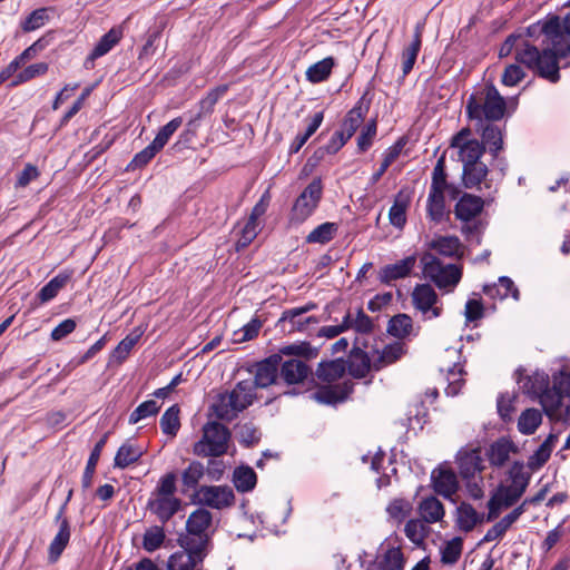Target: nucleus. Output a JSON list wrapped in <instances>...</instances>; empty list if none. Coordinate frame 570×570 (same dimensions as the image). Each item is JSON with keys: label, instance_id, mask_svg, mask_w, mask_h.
I'll return each mask as SVG.
<instances>
[{"label": "nucleus", "instance_id": "obj_53", "mask_svg": "<svg viewBox=\"0 0 570 570\" xmlns=\"http://www.w3.org/2000/svg\"><path fill=\"white\" fill-rule=\"evenodd\" d=\"M337 232L335 223H323L314 228L306 237L307 243L325 244L333 239Z\"/></svg>", "mask_w": 570, "mask_h": 570}, {"label": "nucleus", "instance_id": "obj_6", "mask_svg": "<svg viewBox=\"0 0 570 570\" xmlns=\"http://www.w3.org/2000/svg\"><path fill=\"white\" fill-rule=\"evenodd\" d=\"M230 439L229 430L218 422H208L203 426V435L193 446V453L197 456H220L228 450Z\"/></svg>", "mask_w": 570, "mask_h": 570}, {"label": "nucleus", "instance_id": "obj_51", "mask_svg": "<svg viewBox=\"0 0 570 570\" xmlns=\"http://www.w3.org/2000/svg\"><path fill=\"white\" fill-rule=\"evenodd\" d=\"M50 8H39L33 10L22 22L21 29L30 32L43 27L49 21Z\"/></svg>", "mask_w": 570, "mask_h": 570}, {"label": "nucleus", "instance_id": "obj_37", "mask_svg": "<svg viewBox=\"0 0 570 570\" xmlns=\"http://www.w3.org/2000/svg\"><path fill=\"white\" fill-rule=\"evenodd\" d=\"M373 368L372 358L366 353L357 351L351 355L346 370L355 379H363Z\"/></svg>", "mask_w": 570, "mask_h": 570}, {"label": "nucleus", "instance_id": "obj_35", "mask_svg": "<svg viewBox=\"0 0 570 570\" xmlns=\"http://www.w3.org/2000/svg\"><path fill=\"white\" fill-rule=\"evenodd\" d=\"M463 551V539L454 537L445 541L440 547L441 563L443 566H454L461 558Z\"/></svg>", "mask_w": 570, "mask_h": 570}, {"label": "nucleus", "instance_id": "obj_17", "mask_svg": "<svg viewBox=\"0 0 570 570\" xmlns=\"http://www.w3.org/2000/svg\"><path fill=\"white\" fill-rule=\"evenodd\" d=\"M281 362L282 356L279 354H273L256 364L255 379L252 381V383L255 384V389H265L276 382Z\"/></svg>", "mask_w": 570, "mask_h": 570}, {"label": "nucleus", "instance_id": "obj_32", "mask_svg": "<svg viewBox=\"0 0 570 570\" xmlns=\"http://www.w3.org/2000/svg\"><path fill=\"white\" fill-rule=\"evenodd\" d=\"M122 38L121 28H111L95 46L87 60L94 61L107 55Z\"/></svg>", "mask_w": 570, "mask_h": 570}, {"label": "nucleus", "instance_id": "obj_28", "mask_svg": "<svg viewBox=\"0 0 570 570\" xmlns=\"http://www.w3.org/2000/svg\"><path fill=\"white\" fill-rule=\"evenodd\" d=\"M411 196L405 189H401L395 198L394 203L389 210L390 223L397 228H403L406 223V209L410 205Z\"/></svg>", "mask_w": 570, "mask_h": 570}, {"label": "nucleus", "instance_id": "obj_7", "mask_svg": "<svg viewBox=\"0 0 570 570\" xmlns=\"http://www.w3.org/2000/svg\"><path fill=\"white\" fill-rule=\"evenodd\" d=\"M323 195V184L320 177L314 178L298 195L292 210L291 222H305L317 208Z\"/></svg>", "mask_w": 570, "mask_h": 570}, {"label": "nucleus", "instance_id": "obj_41", "mask_svg": "<svg viewBox=\"0 0 570 570\" xmlns=\"http://www.w3.org/2000/svg\"><path fill=\"white\" fill-rule=\"evenodd\" d=\"M256 473L249 466L236 468L233 473V483L239 492H248L256 485Z\"/></svg>", "mask_w": 570, "mask_h": 570}, {"label": "nucleus", "instance_id": "obj_29", "mask_svg": "<svg viewBox=\"0 0 570 570\" xmlns=\"http://www.w3.org/2000/svg\"><path fill=\"white\" fill-rule=\"evenodd\" d=\"M346 372V362L342 358L323 361L318 364L315 375L316 377L325 383H333Z\"/></svg>", "mask_w": 570, "mask_h": 570}, {"label": "nucleus", "instance_id": "obj_30", "mask_svg": "<svg viewBox=\"0 0 570 570\" xmlns=\"http://www.w3.org/2000/svg\"><path fill=\"white\" fill-rule=\"evenodd\" d=\"M487 521V515L480 514L469 503L462 502L456 510V523L460 530L470 532L474 527L483 521Z\"/></svg>", "mask_w": 570, "mask_h": 570}, {"label": "nucleus", "instance_id": "obj_16", "mask_svg": "<svg viewBox=\"0 0 570 570\" xmlns=\"http://www.w3.org/2000/svg\"><path fill=\"white\" fill-rule=\"evenodd\" d=\"M66 504L67 503L60 507L56 515V522L59 523V530L48 547V560L52 563L58 561L71 537L70 523L68 519L63 517Z\"/></svg>", "mask_w": 570, "mask_h": 570}, {"label": "nucleus", "instance_id": "obj_55", "mask_svg": "<svg viewBox=\"0 0 570 570\" xmlns=\"http://www.w3.org/2000/svg\"><path fill=\"white\" fill-rule=\"evenodd\" d=\"M412 511V503L402 498L393 499L386 507V512L393 520L402 522Z\"/></svg>", "mask_w": 570, "mask_h": 570}, {"label": "nucleus", "instance_id": "obj_36", "mask_svg": "<svg viewBox=\"0 0 570 570\" xmlns=\"http://www.w3.org/2000/svg\"><path fill=\"white\" fill-rule=\"evenodd\" d=\"M488 175V167L485 164L472 163L463 165L462 180L466 188H475L484 180Z\"/></svg>", "mask_w": 570, "mask_h": 570}, {"label": "nucleus", "instance_id": "obj_39", "mask_svg": "<svg viewBox=\"0 0 570 570\" xmlns=\"http://www.w3.org/2000/svg\"><path fill=\"white\" fill-rule=\"evenodd\" d=\"M334 66V59L332 57H326L307 68L305 72L306 79L312 83L322 82L330 77Z\"/></svg>", "mask_w": 570, "mask_h": 570}, {"label": "nucleus", "instance_id": "obj_48", "mask_svg": "<svg viewBox=\"0 0 570 570\" xmlns=\"http://www.w3.org/2000/svg\"><path fill=\"white\" fill-rule=\"evenodd\" d=\"M412 318L406 314L393 316L387 326V332L399 338L407 336L412 331Z\"/></svg>", "mask_w": 570, "mask_h": 570}, {"label": "nucleus", "instance_id": "obj_5", "mask_svg": "<svg viewBox=\"0 0 570 570\" xmlns=\"http://www.w3.org/2000/svg\"><path fill=\"white\" fill-rule=\"evenodd\" d=\"M421 265L424 278L445 293L453 292L462 278L460 265L444 264L432 252H426L421 256Z\"/></svg>", "mask_w": 570, "mask_h": 570}, {"label": "nucleus", "instance_id": "obj_11", "mask_svg": "<svg viewBox=\"0 0 570 570\" xmlns=\"http://www.w3.org/2000/svg\"><path fill=\"white\" fill-rule=\"evenodd\" d=\"M412 304L424 320L438 318L443 312L439 296L430 284H417L412 292Z\"/></svg>", "mask_w": 570, "mask_h": 570}, {"label": "nucleus", "instance_id": "obj_8", "mask_svg": "<svg viewBox=\"0 0 570 570\" xmlns=\"http://www.w3.org/2000/svg\"><path fill=\"white\" fill-rule=\"evenodd\" d=\"M181 550L175 552L168 560V570H203V561L207 549L187 539H179Z\"/></svg>", "mask_w": 570, "mask_h": 570}, {"label": "nucleus", "instance_id": "obj_47", "mask_svg": "<svg viewBox=\"0 0 570 570\" xmlns=\"http://www.w3.org/2000/svg\"><path fill=\"white\" fill-rule=\"evenodd\" d=\"M363 110L361 107H354L353 109H351L343 124H342V129L338 130L337 132L340 135H342L346 140H348L356 131V129L360 127V125L362 124L363 121Z\"/></svg>", "mask_w": 570, "mask_h": 570}, {"label": "nucleus", "instance_id": "obj_10", "mask_svg": "<svg viewBox=\"0 0 570 570\" xmlns=\"http://www.w3.org/2000/svg\"><path fill=\"white\" fill-rule=\"evenodd\" d=\"M450 146L458 149L459 160L463 164L481 163L485 148L478 139L472 137L469 127L462 128L451 139Z\"/></svg>", "mask_w": 570, "mask_h": 570}, {"label": "nucleus", "instance_id": "obj_56", "mask_svg": "<svg viewBox=\"0 0 570 570\" xmlns=\"http://www.w3.org/2000/svg\"><path fill=\"white\" fill-rule=\"evenodd\" d=\"M509 478L511 480V485L520 490L521 492H525L529 482H530V473L525 471L522 462H514L509 471Z\"/></svg>", "mask_w": 570, "mask_h": 570}, {"label": "nucleus", "instance_id": "obj_13", "mask_svg": "<svg viewBox=\"0 0 570 570\" xmlns=\"http://www.w3.org/2000/svg\"><path fill=\"white\" fill-rule=\"evenodd\" d=\"M523 495V492L511 484H500L488 501L487 521L495 520L503 509L514 505Z\"/></svg>", "mask_w": 570, "mask_h": 570}, {"label": "nucleus", "instance_id": "obj_33", "mask_svg": "<svg viewBox=\"0 0 570 570\" xmlns=\"http://www.w3.org/2000/svg\"><path fill=\"white\" fill-rule=\"evenodd\" d=\"M558 441V435L549 434L543 443L534 451V453L528 460V466L530 470L535 471L543 466L550 459L552 450Z\"/></svg>", "mask_w": 570, "mask_h": 570}, {"label": "nucleus", "instance_id": "obj_34", "mask_svg": "<svg viewBox=\"0 0 570 570\" xmlns=\"http://www.w3.org/2000/svg\"><path fill=\"white\" fill-rule=\"evenodd\" d=\"M514 450V444L511 441L507 439H499L491 444L489 449V461L494 466H503L508 462L511 452Z\"/></svg>", "mask_w": 570, "mask_h": 570}, {"label": "nucleus", "instance_id": "obj_63", "mask_svg": "<svg viewBox=\"0 0 570 570\" xmlns=\"http://www.w3.org/2000/svg\"><path fill=\"white\" fill-rule=\"evenodd\" d=\"M140 334L127 335L114 350L112 356L119 362H124L130 354L134 346L137 344Z\"/></svg>", "mask_w": 570, "mask_h": 570}, {"label": "nucleus", "instance_id": "obj_12", "mask_svg": "<svg viewBox=\"0 0 570 570\" xmlns=\"http://www.w3.org/2000/svg\"><path fill=\"white\" fill-rule=\"evenodd\" d=\"M195 497L199 504L218 510L230 507L235 500L233 490L227 485H202Z\"/></svg>", "mask_w": 570, "mask_h": 570}, {"label": "nucleus", "instance_id": "obj_49", "mask_svg": "<svg viewBox=\"0 0 570 570\" xmlns=\"http://www.w3.org/2000/svg\"><path fill=\"white\" fill-rule=\"evenodd\" d=\"M323 112H316L311 121V124L307 126L304 134H298L295 139L293 140L289 153L296 154L298 150L306 144V141L309 139V137L318 129L323 121Z\"/></svg>", "mask_w": 570, "mask_h": 570}, {"label": "nucleus", "instance_id": "obj_59", "mask_svg": "<svg viewBox=\"0 0 570 570\" xmlns=\"http://www.w3.org/2000/svg\"><path fill=\"white\" fill-rule=\"evenodd\" d=\"M181 124L183 119L180 117L174 118L159 129L158 134L151 142L161 150L171 135L181 126Z\"/></svg>", "mask_w": 570, "mask_h": 570}, {"label": "nucleus", "instance_id": "obj_19", "mask_svg": "<svg viewBox=\"0 0 570 570\" xmlns=\"http://www.w3.org/2000/svg\"><path fill=\"white\" fill-rule=\"evenodd\" d=\"M416 264V256L410 255L394 264L382 267L379 272L381 283L390 285L392 282L407 277Z\"/></svg>", "mask_w": 570, "mask_h": 570}, {"label": "nucleus", "instance_id": "obj_20", "mask_svg": "<svg viewBox=\"0 0 570 570\" xmlns=\"http://www.w3.org/2000/svg\"><path fill=\"white\" fill-rule=\"evenodd\" d=\"M312 374L311 367L302 360L281 362L279 376L288 385L303 383Z\"/></svg>", "mask_w": 570, "mask_h": 570}, {"label": "nucleus", "instance_id": "obj_27", "mask_svg": "<svg viewBox=\"0 0 570 570\" xmlns=\"http://www.w3.org/2000/svg\"><path fill=\"white\" fill-rule=\"evenodd\" d=\"M417 512L421 519L428 524L440 522L445 515L444 505L433 495L421 500L417 505Z\"/></svg>", "mask_w": 570, "mask_h": 570}, {"label": "nucleus", "instance_id": "obj_46", "mask_svg": "<svg viewBox=\"0 0 570 570\" xmlns=\"http://www.w3.org/2000/svg\"><path fill=\"white\" fill-rule=\"evenodd\" d=\"M318 354V350L313 347L308 342H297L288 345H284L279 348V355L287 356H302L306 360L315 358Z\"/></svg>", "mask_w": 570, "mask_h": 570}, {"label": "nucleus", "instance_id": "obj_43", "mask_svg": "<svg viewBox=\"0 0 570 570\" xmlns=\"http://www.w3.org/2000/svg\"><path fill=\"white\" fill-rule=\"evenodd\" d=\"M179 413V406L174 404L161 415L159 424L164 434H167L171 438L176 436L180 429Z\"/></svg>", "mask_w": 570, "mask_h": 570}, {"label": "nucleus", "instance_id": "obj_57", "mask_svg": "<svg viewBox=\"0 0 570 570\" xmlns=\"http://www.w3.org/2000/svg\"><path fill=\"white\" fill-rule=\"evenodd\" d=\"M403 145L401 142H396L395 145L391 146L384 154L382 164L376 173L373 174L371 180L372 183H377L381 177L384 175V173L387 170V168L396 160L399 157Z\"/></svg>", "mask_w": 570, "mask_h": 570}, {"label": "nucleus", "instance_id": "obj_24", "mask_svg": "<svg viewBox=\"0 0 570 570\" xmlns=\"http://www.w3.org/2000/svg\"><path fill=\"white\" fill-rule=\"evenodd\" d=\"M353 391V383L345 381L342 384L330 385L318 389L314 393V399L324 404H335L343 402Z\"/></svg>", "mask_w": 570, "mask_h": 570}, {"label": "nucleus", "instance_id": "obj_25", "mask_svg": "<svg viewBox=\"0 0 570 570\" xmlns=\"http://www.w3.org/2000/svg\"><path fill=\"white\" fill-rule=\"evenodd\" d=\"M422 33H423V23H416L414 28L413 40L409 46H406L401 55L402 61V71L403 76H406L413 69V66L416 61L417 55L421 49L422 43Z\"/></svg>", "mask_w": 570, "mask_h": 570}, {"label": "nucleus", "instance_id": "obj_52", "mask_svg": "<svg viewBox=\"0 0 570 570\" xmlns=\"http://www.w3.org/2000/svg\"><path fill=\"white\" fill-rule=\"evenodd\" d=\"M224 91L225 89H215L212 90L205 98H203L199 101L198 112L195 115V117H193L189 120L188 126H195L196 122L200 120L203 116L210 114L214 109V106L216 105L220 96L224 94Z\"/></svg>", "mask_w": 570, "mask_h": 570}, {"label": "nucleus", "instance_id": "obj_2", "mask_svg": "<svg viewBox=\"0 0 570 570\" xmlns=\"http://www.w3.org/2000/svg\"><path fill=\"white\" fill-rule=\"evenodd\" d=\"M524 387L529 393L539 396L540 404L550 420L570 426V373L561 371L554 375L551 386L546 374L534 373L528 377Z\"/></svg>", "mask_w": 570, "mask_h": 570}, {"label": "nucleus", "instance_id": "obj_9", "mask_svg": "<svg viewBox=\"0 0 570 570\" xmlns=\"http://www.w3.org/2000/svg\"><path fill=\"white\" fill-rule=\"evenodd\" d=\"M317 307L315 303H307L304 306L285 309L278 320L279 328L288 334L295 332H307L320 323L316 316L307 315Z\"/></svg>", "mask_w": 570, "mask_h": 570}, {"label": "nucleus", "instance_id": "obj_23", "mask_svg": "<svg viewBox=\"0 0 570 570\" xmlns=\"http://www.w3.org/2000/svg\"><path fill=\"white\" fill-rule=\"evenodd\" d=\"M460 475L464 480L473 479L483 470L480 450H461L456 455Z\"/></svg>", "mask_w": 570, "mask_h": 570}, {"label": "nucleus", "instance_id": "obj_62", "mask_svg": "<svg viewBox=\"0 0 570 570\" xmlns=\"http://www.w3.org/2000/svg\"><path fill=\"white\" fill-rule=\"evenodd\" d=\"M237 436L242 444L252 446L261 439V432L252 423H245L237 428Z\"/></svg>", "mask_w": 570, "mask_h": 570}, {"label": "nucleus", "instance_id": "obj_45", "mask_svg": "<svg viewBox=\"0 0 570 570\" xmlns=\"http://www.w3.org/2000/svg\"><path fill=\"white\" fill-rule=\"evenodd\" d=\"M426 524L422 519H410L404 527L406 538L416 546L422 544L430 533Z\"/></svg>", "mask_w": 570, "mask_h": 570}, {"label": "nucleus", "instance_id": "obj_31", "mask_svg": "<svg viewBox=\"0 0 570 570\" xmlns=\"http://www.w3.org/2000/svg\"><path fill=\"white\" fill-rule=\"evenodd\" d=\"M404 354V346L402 343H393L383 347L381 352L376 351L372 357L373 370L380 371L396 362Z\"/></svg>", "mask_w": 570, "mask_h": 570}, {"label": "nucleus", "instance_id": "obj_50", "mask_svg": "<svg viewBox=\"0 0 570 570\" xmlns=\"http://www.w3.org/2000/svg\"><path fill=\"white\" fill-rule=\"evenodd\" d=\"M204 473L205 469L200 462H190V464L181 473V481L185 489H196L200 479L204 476Z\"/></svg>", "mask_w": 570, "mask_h": 570}, {"label": "nucleus", "instance_id": "obj_18", "mask_svg": "<svg viewBox=\"0 0 570 570\" xmlns=\"http://www.w3.org/2000/svg\"><path fill=\"white\" fill-rule=\"evenodd\" d=\"M475 130L481 136L484 148L489 149V153L497 157L503 149V134L501 128L492 121H482L475 124Z\"/></svg>", "mask_w": 570, "mask_h": 570}, {"label": "nucleus", "instance_id": "obj_21", "mask_svg": "<svg viewBox=\"0 0 570 570\" xmlns=\"http://www.w3.org/2000/svg\"><path fill=\"white\" fill-rule=\"evenodd\" d=\"M147 507L161 523H166L178 512L181 501L176 497L151 495Z\"/></svg>", "mask_w": 570, "mask_h": 570}, {"label": "nucleus", "instance_id": "obj_1", "mask_svg": "<svg viewBox=\"0 0 570 570\" xmlns=\"http://www.w3.org/2000/svg\"><path fill=\"white\" fill-rule=\"evenodd\" d=\"M570 57V42L561 32L560 17L552 16L525 29L517 47L515 60L542 78L557 82L558 60Z\"/></svg>", "mask_w": 570, "mask_h": 570}, {"label": "nucleus", "instance_id": "obj_58", "mask_svg": "<svg viewBox=\"0 0 570 570\" xmlns=\"http://www.w3.org/2000/svg\"><path fill=\"white\" fill-rule=\"evenodd\" d=\"M159 405L154 400H148L139 404L130 414L129 423L136 424L140 420L146 419L148 416L155 415L159 411Z\"/></svg>", "mask_w": 570, "mask_h": 570}, {"label": "nucleus", "instance_id": "obj_15", "mask_svg": "<svg viewBox=\"0 0 570 570\" xmlns=\"http://www.w3.org/2000/svg\"><path fill=\"white\" fill-rule=\"evenodd\" d=\"M433 490L445 499H452L459 490L455 472L446 464H441L431 473Z\"/></svg>", "mask_w": 570, "mask_h": 570}, {"label": "nucleus", "instance_id": "obj_3", "mask_svg": "<svg viewBox=\"0 0 570 570\" xmlns=\"http://www.w3.org/2000/svg\"><path fill=\"white\" fill-rule=\"evenodd\" d=\"M505 100L493 85H487L472 94L465 106V111L471 120L497 121L503 118L505 112Z\"/></svg>", "mask_w": 570, "mask_h": 570}, {"label": "nucleus", "instance_id": "obj_64", "mask_svg": "<svg viewBox=\"0 0 570 570\" xmlns=\"http://www.w3.org/2000/svg\"><path fill=\"white\" fill-rule=\"evenodd\" d=\"M258 233V222L247 219L245 225L240 229V237L236 243L237 249L247 247Z\"/></svg>", "mask_w": 570, "mask_h": 570}, {"label": "nucleus", "instance_id": "obj_4", "mask_svg": "<svg viewBox=\"0 0 570 570\" xmlns=\"http://www.w3.org/2000/svg\"><path fill=\"white\" fill-rule=\"evenodd\" d=\"M255 396V384L250 380H244L238 382L230 392L219 394L213 404V410L218 419L232 421L239 412L253 404Z\"/></svg>", "mask_w": 570, "mask_h": 570}, {"label": "nucleus", "instance_id": "obj_60", "mask_svg": "<svg viewBox=\"0 0 570 570\" xmlns=\"http://www.w3.org/2000/svg\"><path fill=\"white\" fill-rule=\"evenodd\" d=\"M464 371L462 367L454 365L448 372V386L445 387V393L449 396H455L461 391V387L464 384V380L462 379Z\"/></svg>", "mask_w": 570, "mask_h": 570}, {"label": "nucleus", "instance_id": "obj_42", "mask_svg": "<svg viewBox=\"0 0 570 570\" xmlns=\"http://www.w3.org/2000/svg\"><path fill=\"white\" fill-rule=\"evenodd\" d=\"M106 441H107V435L101 438L96 443L95 448L92 449V451L90 453V456L88 459V462H87V465H86V469H85V472H83V475H82V480H81L83 489H88L92 484V478H94V474H95V470H96L97 463L99 461L101 451H102V449H104V446L106 444Z\"/></svg>", "mask_w": 570, "mask_h": 570}, {"label": "nucleus", "instance_id": "obj_38", "mask_svg": "<svg viewBox=\"0 0 570 570\" xmlns=\"http://www.w3.org/2000/svg\"><path fill=\"white\" fill-rule=\"evenodd\" d=\"M142 455V450L128 441L124 443L117 451L115 456V466L125 469L128 465L137 462Z\"/></svg>", "mask_w": 570, "mask_h": 570}, {"label": "nucleus", "instance_id": "obj_22", "mask_svg": "<svg viewBox=\"0 0 570 570\" xmlns=\"http://www.w3.org/2000/svg\"><path fill=\"white\" fill-rule=\"evenodd\" d=\"M428 246L436 256L461 258L464 254V246L456 236H435Z\"/></svg>", "mask_w": 570, "mask_h": 570}, {"label": "nucleus", "instance_id": "obj_14", "mask_svg": "<svg viewBox=\"0 0 570 570\" xmlns=\"http://www.w3.org/2000/svg\"><path fill=\"white\" fill-rule=\"evenodd\" d=\"M212 513L204 509H197L194 511L187 519L186 528L187 534L181 537L180 539H187L188 541H194L198 544V541H202V548L207 549L209 537L207 530L212 524Z\"/></svg>", "mask_w": 570, "mask_h": 570}, {"label": "nucleus", "instance_id": "obj_40", "mask_svg": "<svg viewBox=\"0 0 570 570\" xmlns=\"http://www.w3.org/2000/svg\"><path fill=\"white\" fill-rule=\"evenodd\" d=\"M542 422V413L538 409L524 410L518 420V430L524 435L533 434Z\"/></svg>", "mask_w": 570, "mask_h": 570}, {"label": "nucleus", "instance_id": "obj_61", "mask_svg": "<svg viewBox=\"0 0 570 570\" xmlns=\"http://www.w3.org/2000/svg\"><path fill=\"white\" fill-rule=\"evenodd\" d=\"M511 525L512 523L504 515L500 521H498L487 531L485 535L483 537L479 544L502 539Z\"/></svg>", "mask_w": 570, "mask_h": 570}, {"label": "nucleus", "instance_id": "obj_26", "mask_svg": "<svg viewBox=\"0 0 570 570\" xmlns=\"http://www.w3.org/2000/svg\"><path fill=\"white\" fill-rule=\"evenodd\" d=\"M483 205L481 197L464 194L456 203L454 213L458 219L469 222L482 212Z\"/></svg>", "mask_w": 570, "mask_h": 570}, {"label": "nucleus", "instance_id": "obj_54", "mask_svg": "<svg viewBox=\"0 0 570 570\" xmlns=\"http://www.w3.org/2000/svg\"><path fill=\"white\" fill-rule=\"evenodd\" d=\"M165 538V531L161 527H150L144 533L142 548L148 552H154L161 547Z\"/></svg>", "mask_w": 570, "mask_h": 570}, {"label": "nucleus", "instance_id": "obj_44", "mask_svg": "<svg viewBox=\"0 0 570 570\" xmlns=\"http://www.w3.org/2000/svg\"><path fill=\"white\" fill-rule=\"evenodd\" d=\"M70 276L68 274H58L50 279L38 293L40 303H47L53 299L60 289H62L68 283Z\"/></svg>", "mask_w": 570, "mask_h": 570}]
</instances>
